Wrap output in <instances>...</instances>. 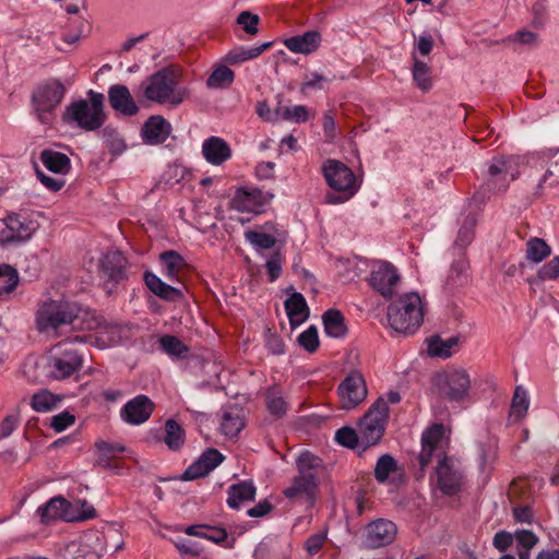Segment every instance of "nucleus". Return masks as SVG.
Segmentation results:
<instances>
[{
    "mask_svg": "<svg viewBox=\"0 0 559 559\" xmlns=\"http://www.w3.org/2000/svg\"><path fill=\"white\" fill-rule=\"evenodd\" d=\"M171 131L170 123L162 116H152L142 128V136L148 144L163 143Z\"/></svg>",
    "mask_w": 559,
    "mask_h": 559,
    "instance_id": "nucleus-25",
    "label": "nucleus"
},
{
    "mask_svg": "<svg viewBox=\"0 0 559 559\" xmlns=\"http://www.w3.org/2000/svg\"><path fill=\"white\" fill-rule=\"evenodd\" d=\"M235 79L234 72L225 66L217 67L207 78L206 85L209 88L218 90L229 86Z\"/></svg>",
    "mask_w": 559,
    "mask_h": 559,
    "instance_id": "nucleus-44",
    "label": "nucleus"
},
{
    "mask_svg": "<svg viewBox=\"0 0 559 559\" xmlns=\"http://www.w3.org/2000/svg\"><path fill=\"white\" fill-rule=\"evenodd\" d=\"M64 97V86L56 80L48 81L34 92L33 104L38 119L41 122H49L50 115Z\"/></svg>",
    "mask_w": 559,
    "mask_h": 559,
    "instance_id": "nucleus-9",
    "label": "nucleus"
},
{
    "mask_svg": "<svg viewBox=\"0 0 559 559\" xmlns=\"http://www.w3.org/2000/svg\"><path fill=\"white\" fill-rule=\"evenodd\" d=\"M260 16L250 11H242L237 16V24L250 36H254L259 32Z\"/></svg>",
    "mask_w": 559,
    "mask_h": 559,
    "instance_id": "nucleus-52",
    "label": "nucleus"
},
{
    "mask_svg": "<svg viewBox=\"0 0 559 559\" xmlns=\"http://www.w3.org/2000/svg\"><path fill=\"white\" fill-rule=\"evenodd\" d=\"M255 496V488L251 481H242L233 485L228 490L227 503L231 509H238L245 501H250Z\"/></svg>",
    "mask_w": 559,
    "mask_h": 559,
    "instance_id": "nucleus-32",
    "label": "nucleus"
},
{
    "mask_svg": "<svg viewBox=\"0 0 559 559\" xmlns=\"http://www.w3.org/2000/svg\"><path fill=\"white\" fill-rule=\"evenodd\" d=\"M396 461L389 454L379 457L374 467V477L379 483H385L397 473Z\"/></svg>",
    "mask_w": 559,
    "mask_h": 559,
    "instance_id": "nucleus-43",
    "label": "nucleus"
},
{
    "mask_svg": "<svg viewBox=\"0 0 559 559\" xmlns=\"http://www.w3.org/2000/svg\"><path fill=\"white\" fill-rule=\"evenodd\" d=\"M436 478L439 488L445 495H452L460 488L461 474L452 460L443 457L439 461Z\"/></svg>",
    "mask_w": 559,
    "mask_h": 559,
    "instance_id": "nucleus-20",
    "label": "nucleus"
},
{
    "mask_svg": "<svg viewBox=\"0 0 559 559\" xmlns=\"http://www.w3.org/2000/svg\"><path fill=\"white\" fill-rule=\"evenodd\" d=\"M284 493L289 499L310 503L317 493L316 475H298L290 486L285 489Z\"/></svg>",
    "mask_w": 559,
    "mask_h": 559,
    "instance_id": "nucleus-21",
    "label": "nucleus"
},
{
    "mask_svg": "<svg viewBox=\"0 0 559 559\" xmlns=\"http://www.w3.org/2000/svg\"><path fill=\"white\" fill-rule=\"evenodd\" d=\"M82 356L68 340L52 346L47 357V370L51 378L60 380L75 373L82 367Z\"/></svg>",
    "mask_w": 559,
    "mask_h": 559,
    "instance_id": "nucleus-6",
    "label": "nucleus"
},
{
    "mask_svg": "<svg viewBox=\"0 0 559 559\" xmlns=\"http://www.w3.org/2000/svg\"><path fill=\"white\" fill-rule=\"evenodd\" d=\"M369 281L370 285L383 297H391L396 289L400 276L392 264L381 262L373 266Z\"/></svg>",
    "mask_w": 559,
    "mask_h": 559,
    "instance_id": "nucleus-15",
    "label": "nucleus"
},
{
    "mask_svg": "<svg viewBox=\"0 0 559 559\" xmlns=\"http://www.w3.org/2000/svg\"><path fill=\"white\" fill-rule=\"evenodd\" d=\"M243 426L245 423L242 408L237 405H233L226 407L223 411L221 418V430L226 437H237Z\"/></svg>",
    "mask_w": 559,
    "mask_h": 559,
    "instance_id": "nucleus-28",
    "label": "nucleus"
},
{
    "mask_svg": "<svg viewBox=\"0 0 559 559\" xmlns=\"http://www.w3.org/2000/svg\"><path fill=\"white\" fill-rule=\"evenodd\" d=\"M75 421L74 415L69 412H61L50 418V426L57 432H61L71 427Z\"/></svg>",
    "mask_w": 559,
    "mask_h": 559,
    "instance_id": "nucleus-59",
    "label": "nucleus"
},
{
    "mask_svg": "<svg viewBox=\"0 0 559 559\" xmlns=\"http://www.w3.org/2000/svg\"><path fill=\"white\" fill-rule=\"evenodd\" d=\"M181 75L175 66L158 70L142 84L145 98L157 104L180 105L188 95L186 88L179 87Z\"/></svg>",
    "mask_w": 559,
    "mask_h": 559,
    "instance_id": "nucleus-2",
    "label": "nucleus"
},
{
    "mask_svg": "<svg viewBox=\"0 0 559 559\" xmlns=\"http://www.w3.org/2000/svg\"><path fill=\"white\" fill-rule=\"evenodd\" d=\"M509 40L524 46H535L538 41V36L534 32L521 29L511 35Z\"/></svg>",
    "mask_w": 559,
    "mask_h": 559,
    "instance_id": "nucleus-61",
    "label": "nucleus"
},
{
    "mask_svg": "<svg viewBox=\"0 0 559 559\" xmlns=\"http://www.w3.org/2000/svg\"><path fill=\"white\" fill-rule=\"evenodd\" d=\"M60 402V396L41 389L32 395L29 404L35 412L47 413L55 409Z\"/></svg>",
    "mask_w": 559,
    "mask_h": 559,
    "instance_id": "nucleus-34",
    "label": "nucleus"
},
{
    "mask_svg": "<svg viewBox=\"0 0 559 559\" xmlns=\"http://www.w3.org/2000/svg\"><path fill=\"white\" fill-rule=\"evenodd\" d=\"M530 406V399L527 391L523 386H516L510 411V418L512 420H521L527 413Z\"/></svg>",
    "mask_w": 559,
    "mask_h": 559,
    "instance_id": "nucleus-40",
    "label": "nucleus"
},
{
    "mask_svg": "<svg viewBox=\"0 0 559 559\" xmlns=\"http://www.w3.org/2000/svg\"><path fill=\"white\" fill-rule=\"evenodd\" d=\"M40 160L49 171L55 174H67L71 168L70 158L53 150H44L40 153Z\"/></svg>",
    "mask_w": 559,
    "mask_h": 559,
    "instance_id": "nucleus-30",
    "label": "nucleus"
},
{
    "mask_svg": "<svg viewBox=\"0 0 559 559\" xmlns=\"http://www.w3.org/2000/svg\"><path fill=\"white\" fill-rule=\"evenodd\" d=\"M104 552L103 537L98 533H91L67 544L61 557L63 559H99Z\"/></svg>",
    "mask_w": 559,
    "mask_h": 559,
    "instance_id": "nucleus-12",
    "label": "nucleus"
},
{
    "mask_svg": "<svg viewBox=\"0 0 559 559\" xmlns=\"http://www.w3.org/2000/svg\"><path fill=\"white\" fill-rule=\"evenodd\" d=\"M476 225V218L474 216H467L459 229V235L455 243L459 247H465L471 243L473 239V230Z\"/></svg>",
    "mask_w": 559,
    "mask_h": 559,
    "instance_id": "nucleus-54",
    "label": "nucleus"
},
{
    "mask_svg": "<svg viewBox=\"0 0 559 559\" xmlns=\"http://www.w3.org/2000/svg\"><path fill=\"white\" fill-rule=\"evenodd\" d=\"M390 328L397 333H413L423 323L424 307L420 296L415 292L399 296L388 308Z\"/></svg>",
    "mask_w": 559,
    "mask_h": 559,
    "instance_id": "nucleus-3",
    "label": "nucleus"
},
{
    "mask_svg": "<svg viewBox=\"0 0 559 559\" xmlns=\"http://www.w3.org/2000/svg\"><path fill=\"white\" fill-rule=\"evenodd\" d=\"M285 309L289 323L293 328L302 324L309 317V309L304 296L299 293L293 294L285 301Z\"/></svg>",
    "mask_w": 559,
    "mask_h": 559,
    "instance_id": "nucleus-29",
    "label": "nucleus"
},
{
    "mask_svg": "<svg viewBox=\"0 0 559 559\" xmlns=\"http://www.w3.org/2000/svg\"><path fill=\"white\" fill-rule=\"evenodd\" d=\"M95 319L98 321L97 326L86 329L87 331H95V334L90 336V342H93L99 348L118 344L121 338L120 329L117 325L109 324L96 314Z\"/></svg>",
    "mask_w": 559,
    "mask_h": 559,
    "instance_id": "nucleus-23",
    "label": "nucleus"
},
{
    "mask_svg": "<svg viewBox=\"0 0 559 559\" xmlns=\"http://www.w3.org/2000/svg\"><path fill=\"white\" fill-rule=\"evenodd\" d=\"M274 194L253 187H241L237 189L231 204L239 212L261 214L271 204Z\"/></svg>",
    "mask_w": 559,
    "mask_h": 559,
    "instance_id": "nucleus-11",
    "label": "nucleus"
},
{
    "mask_svg": "<svg viewBox=\"0 0 559 559\" xmlns=\"http://www.w3.org/2000/svg\"><path fill=\"white\" fill-rule=\"evenodd\" d=\"M90 99H80L67 107L63 117L69 123L94 131L105 122L104 95L90 91Z\"/></svg>",
    "mask_w": 559,
    "mask_h": 559,
    "instance_id": "nucleus-4",
    "label": "nucleus"
},
{
    "mask_svg": "<svg viewBox=\"0 0 559 559\" xmlns=\"http://www.w3.org/2000/svg\"><path fill=\"white\" fill-rule=\"evenodd\" d=\"M202 153L205 159L213 165L223 164L231 155L227 142L218 136L206 139L202 144Z\"/></svg>",
    "mask_w": 559,
    "mask_h": 559,
    "instance_id": "nucleus-26",
    "label": "nucleus"
},
{
    "mask_svg": "<svg viewBox=\"0 0 559 559\" xmlns=\"http://www.w3.org/2000/svg\"><path fill=\"white\" fill-rule=\"evenodd\" d=\"M335 439L340 444L350 449L356 448L360 443L359 432L348 427L338 429Z\"/></svg>",
    "mask_w": 559,
    "mask_h": 559,
    "instance_id": "nucleus-55",
    "label": "nucleus"
},
{
    "mask_svg": "<svg viewBox=\"0 0 559 559\" xmlns=\"http://www.w3.org/2000/svg\"><path fill=\"white\" fill-rule=\"evenodd\" d=\"M164 441L171 450H178L185 441V431L174 419H169L165 425Z\"/></svg>",
    "mask_w": 559,
    "mask_h": 559,
    "instance_id": "nucleus-47",
    "label": "nucleus"
},
{
    "mask_svg": "<svg viewBox=\"0 0 559 559\" xmlns=\"http://www.w3.org/2000/svg\"><path fill=\"white\" fill-rule=\"evenodd\" d=\"M282 119L296 123L306 122L310 118L309 109L305 105L285 107L281 112Z\"/></svg>",
    "mask_w": 559,
    "mask_h": 559,
    "instance_id": "nucleus-53",
    "label": "nucleus"
},
{
    "mask_svg": "<svg viewBox=\"0 0 559 559\" xmlns=\"http://www.w3.org/2000/svg\"><path fill=\"white\" fill-rule=\"evenodd\" d=\"M338 406L343 411L357 408L368 395L365 378L357 371L350 372L337 386Z\"/></svg>",
    "mask_w": 559,
    "mask_h": 559,
    "instance_id": "nucleus-10",
    "label": "nucleus"
},
{
    "mask_svg": "<svg viewBox=\"0 0 559 559\" xmlns=\"http://www.w3.org/2000/svg\"><path fill=\"white\" fill-rule=\"evenodd\" d=\"M550 253V247L543 239L532 238L526 243V258L534 263L542 262Z\"/></svg>",
    "mask_w": 559,
    "mask_h": 559,
    "instance_id": "nucleus-48",
    "label": "nucleus"
},
{
    "mask_svg": "<svg viewBox=\"0 0 559 559\" xmlns=\"http://www.w3.org/2000/svg\"><path fill=\"white\" fill-rule=\"evenodd\" d=\"M272 43H264L260 46H254L251 48H236L230 50L226 57V62L230 64H238L241 62H246L248 60L254 59L263 53L266 49L271 47Z\"/></svg>",
    "mask_w": 559,
    "mask_h": 559,
    "instance_id": "nucleus-35",
    "label": "nucleus"
},
{
    "mask_svg": "<svg viewBox=\"0 0 559 559\" xmlns=\"http://www.w3.org/2000/svg\"><path fill=\"white\" fill-rule=\"evenodd\" d=\"M97 324L95 312L66 299H47L39 305L35 313L37 331L48 337L59 336L63 326L84 330Z\"/></svg>",
    "mask_w": 559,
    "mask_h": 559,
    "instance_id": "nucleus-1",
    "label": "nucleus"
},
{
    "mask_svg": "<svg viewBox=\"0 0 559 559\" xmlns=\"http://www.w3.org/2000/svg\"><path fill=\"white\" fill-rule=\"evenodd\" d=\"M266 406L273 415L282 416L286 413L287 405L280 389L272 388L267 391Z\"/></svg>",
    "mask_w": 559,
    "mask_h": 559,
    "instance_id": "nucleus-50",
    "label": "nucleus"
},
{
    "mask_svg": "<svg viewBox=\"0 0 559 559\" xmlns=\"http://www.w3.org/2000/svg\"><path fill=\"white\" fill-rule=\"evenodd\" d=\"M68 522L85 521L96 516V510L86 500L69 502Z\"/></svg>",
    "mask_w": 559,
    "mask_h": 559,
    "instance_id": "nucleus-41",
    "label": "nucleus"
},
{
    "mask_svg": "<svg viewBox=\"0 0 559 559\" xmlns=\"http://www.w3.org/2000/svg\"><path fill=\"white\" fill-rule=\"evenodd\" d=\"M388 414L386 401L379 397L358 425L360 443L364 447L373 445L381 439Z\"/></svg>",
    "mask_w": 559,
    "mask_h": 559,
    "instance_id": "nucleus-8",
    "label": "nucleus"
},
{
    "mask_svg": "<svg viewBox=\"0 0 559 559\" xmlns=\"http://www.w3.org/2000/svg\"><path fill=\"white\" fill-rule=\"evenodd\" d=\"M298 342L300 346L304 347L306 350L310 353L314 352L319 346V336L317 329L314 326H309L298 336Z\"/></svg>",
    "mask_w": 559,
    "mask_h": 559,
    "instance_id": "nucleus-56",
    "label": "nucleus"
},
{
    "mask_svg": "<svg viewBox=\"0 0 559 559\" xmlns=\"http://www.w3.org/2000/svg\"><path fill=\"white\" fill-rule=\"evenodd\" d=\"M39 228L33 215L11 214L0 219V245L17 246L32 239Z\"/></svg>",
    "mask_w": 559,
    "mask_h": 559,
    "instance_id": "nucleus-7",
    "label": "nucleus"
},
{
    "mask_svg": "<svg viewBox=\"0 0 559 559\" xmlns=\"http://www.w3.org/2000/svg\"><path fill=\"white\" fill-rule=\"evenodd\" d=\"M320 466V459L310 452H302L297 459L299 475H316V468Z\"/></svg>",
    "mask_w": 559,
    "mask_h": 559,
    "instance_id": "nucleus-51",
    "label": "nucleus"
},
{
    "mask_svg": "<svg viewBox=\"0 0 559 559\" xmlns=\"http://www.w3.org/2000/svg\"><path fill=\"white\" fill-rule=\"evenodd\" d=\"M322 41L318 31H308L283 40L284 46L293 53L311 55L316 52Z\"/></svg>",
    "mask_w": 559,
    "mask_h": 559,
    "instance_id": "nucleus-22",
    "label": "nucleus"
},
{
    "mask_svg": "<svg viewBox=\"0 0 559 559\" xmlns=\"http://www.w3.org/2000/svg\"><path fill=\"white\" fill-rule=\"evenodd\" d=\"M283 259L281 254L275 253L266 261V270L271 282L277 280L282 273Z\"/></svg>",
    "mask_w": 559,
    "mask_h": 559,
    "instance_id": "nucleus-63",
    "label": "nucleus"
},
{
    "mask_svg": "<svg viewBox=\"0 0 559 559\" xmlns=\"http://www.w3.org/2000/svg\"><path fill=\"white\" fill-rule=\"evenodd\" d=\"M396 536V526L389 520H377L366 528L365 543L368 547L378 548L391 544Z\"/></svg>",
    "mask_w": 559,
    "mask_h": 559,
    "instance_id": "nucleus-16",
    "label": "nucleus"
},
{
    "mask_svg": "<svg viewBox=\"0 0 559 559\" xmlns=\"http://www.w3.org/2000/svg\"><path fill=\"white\" fill-rule=\"evenodd\" d=\"M323 175H354L353 171L337 159H328L322 165Z\"/></svg>",
    "mask_w": 559,
    "mask_h": 559,
    "instance_id": "nucleus-60",
    "label": "nucleus"
},
{
    "mask_svg": "<svg viewBox=\"0 0 559 559\" xmlns=\"http://www.w3.org/2000/svg\"><path fill=\"white\" fill-rule=\"evenodd\" d=\"M153 408L154 404L147 396L138 395L123 406L121 417L130 425H141L150 418Z\"/></svg>",
    "mask_w": 559,
    "mask_h": 559,
    "instance_id": "nucleus-19",
    "label": "nucleus"
},
{
    "mask_svg": "<svg viewBox=\"0 0 559 559\" xmlns=\"http://www.w3.org/2000/svg\"><path fill=\"white\" fill-rule=\"evenodd\" d=\"M516 540V549L520 559H530V550L534 548L538 542L537 536L531 531H518L514 535Z\"/></svg>",
    "mask_w": 559,
    "mask_h": 559,
    "instance_id": "nucleus-46",
    "label": "nucleus"
},
{
    "mask_svg": "<svg viewBox=\"0 0 559 559\" xmlns=\"http://www.w3.org/2000/svg\"><path fill=\"white\" fill-rule=\"evenodd\" d=\"M97 452V462L99 465L106 468H114L111 460L115 459L119 453L126 451V448L119 443H109L106 441H98L95 444Z\"/></svg>",
    "mask_w": 559,
    "mask_h": 559,
    "instance_id": "nucleus-38",
    "label": "nucleus"
},
{
    "mask_svg": "<svg viewBox=\"0 0 559 559\" xmlns=\"http://www.w3.org/2000/svg\"><path fill=\"white\" fill-rule=\"evenodd\" d=\"M324 331L329 336L342 337L346 333L344 318L337 310H329L323 316Z\"/></svg>",
    "mask_w": 559,
    "mask_h": 559,
    "instance_id": "nucleus-39",
    "label": "nucleus"
},
{
    "mask_svg": "<svg viewBox=\"0 0 559 559\" xmlns=\"http://www.w3.org/2000/svg\"><path fill=\"white\" fill-rule=\"evenodd\" d=\"M512 157H495L489 166V175H500L510 170Z\"/></svg>",
    "mask_w": 559,
    "mask_h": 559,
    "instance_id": "nucleus-64",
    "label": "nucleus"
},
{
    "mask_svg": "<svg viewBox=\"0 0 559 559\" xmlns=\"http://www.w3.org/2000/svg\"><path fill=\"white\" fill-rule=\"evenodd\" d=\"M110 106L122 115L133 116L139 108L124 85H112L108 91Z\"/></svg>",
    "mask_w": 559,
    "mask_h": 559,
    "instance_id": "nucleus-24",
    "label": "nucleus"
},
{
    "mask_svg": "<svg viewBox=\"0 0 559 559\" xmlns=\"http://www.w3.org/2000/svg\"><path fill=\"white\" fill-rule=\"evenodd\" d=\"M537 276L540 281H554L559 277V257L552 258L548 263L543 265Z\"/></svg>",
    "mask_w": 559,
    "mask_h": 559,
    "instance_id": "nucleus-58",
    "label": "nucleus"
},
{
    "mask_svg": "<svg viewBox=\"0 0 559 559\" xmlns=\"http://www.w3.org/2000/svg\"><path fill=\"white\" fill-rule=\"evenodd\" d=\"M330 191L326 201L331 204L352 199L361 187V177H325Z\"/></svg>",
    "mask_w": 559,
    "mask_h": 559,
    "instance_id": "nucleus-14",
    "label": "nucleus"
},
{
    "mask_svg": "<svg viewBox=\"0 0 559 559\" xmlns=\"http://www.w3.org/2000/svg\"><path fill=\"white\" fill-rule=\"evenodd\" d=\"M447 444L445 428L441 424H435L427 428L421 435V451L419 454V463L425 468L432 456L439 461L443 459L444 447Z\"/></svg>",
    "mask_w": 559,
    "mask_h": 559,
    "instance_id": "nucleus-13",
    "label": "nucleus"
},
{
    "mask_svg": "<svg viewBox=\"0 0 559 559\" xmlns=\"http://www.w3.org/2000/svg\"><path fill=\"white\" fill-rule=\"evenodd\" d=\"M20 277L17 271L9 264H0V296L12 293Z\"/></svg>",
    "mask_w": 559,
    "mask_h": 559,
    "instance_id": "nucleus-45",
    "label": "nucleus"
},
{
    "mask_svg": "<svg viewBox=\"0 0 559 559\" xmlns=\"http://www.w3.org/2000/svg\"><path fill=\"white\" fill-rule=\"evenodd\" d=\"M457 343V337L441 338L435 336L429 340L427 350L431 357L448 358L453 354Z\"/></svg>",
    "mask_w": 559,
    "mask_h": 559,
    "instance_id": "nucleus-36",
    "label": "nucleus"
},
{
    "mask_svg": "<svg viewBox=\"0 0 559 559\" xmlns=\"http://www.w3.org/2000/svg\"><path fill=\"white\" fill-rule=\"evenodd\" d=\"M43 523H48L55 520L68 521L69 513V501L61 498H51L48 502L39 507L36 511Z\"/></svg>",
    "mask_w": 559,
    "mask_h": 559,
    "instance_id": "nucleus-27",
    "label": "nucleus"
},
{
    "mask_svg": "<svg viewBox=\"0 0 559 559\" xmlns=\"http://www.w3.org/2000/svg\"><path fill=\"white\" fill-rule=\"evenodd\" d=\"M145 283L155 295L164 299L176 300L181 296V288L174 287L164 283L159 277H157L153 273L145 274Z\"/></svg>",
    "mask_w": 559,
    "mask_h": 559,
    "instance_id": "nucleus-33",
    "label": "nucleus"
},
{
    "mask_svg": "<svg viewBox=\"0 0 559 559\" xmlns=\"http://www.w3.org/2000/svg\"><path fill=\"white\" fill-rule=\"evenodd\" d=\"M106 142L114 154H120L124 151L126 144L122 138L114 130H105Z\"/></svg>",
    "mask_w": 559,
    "mask_h": 559,
    "instance_id": "nucleus-62",
    "label": "nucleus"
},
{
    "mask_svg": "<svg viewBox=\"0 0 559 559\" xmlns=\"http://www.w3.org/2000/svg\"><path fill=\"white\" fill-rule=\"evenodd\" d=\"M433 384L440 396L445 401L462 403L468 396L472 381L465 369L449 368L435 376Z\"/></svg>",
    "mask_w": 559,
    "mask_h": 559,
    "instance_id": "nucleus-5",
    "label": "nucleus"
},
{
    "mask_svg": "<svg viewBox=\"0 0 559 559\" xmlns=\"http://www.w3.org/2000/svg\"><path fill=\"white\" fill-rule=\"evenodd\" d=\"M126 259L117 250L102 253L98 260V271L102 278L118 283L124 278Z\"/></svg>",
    "mask_w": 559,
    "mask_h": 559,
    "instance_id": "nucleus-18",
    "label": "nucleus"
},
{
    "mask_svg": "<svg viewBox=\"0 0 559 559\" xmlns=\"http://www.w3.org/2000/svg\"><path fill=\"white\" fill-rule=\"evenodd\" d=\"M164 275L170 281L175 280L185 269V260L175 251H166L160 254Z\"/></svg>",
    "mask_w": 559,
    "mask_h": 559,
    "instance_id": "nucleus-37",
    "label": "nucleus"
},
{
    "mask_svg": "<svg viewBox=\"0 0 559 559\" xmlns=\"http://www.w3.org/2000/svg\"><path fill=\"white\" fill-rule=\"evenodd\" d=\"M245 239L257 250L271 249L277 242L272 235L259 233L255 229L247 230Z\"/></svg>",
    "mask_w": 559,
    "mask_h": 559,
    "instance_id": "nucleus-49",
    "label": "nucleus"
},
{
    "mask_svg": "<svg viewBox=\"0 0 559 559\" xmlns=\"http://www.w3.org/2000/svg\"><path fill=\"white\" fill-rule=\"evenodd\" d=\"M413 68L412 75L417 87L423 92H428L432 87L431 68L417 58L416 52L412 53Z\"/></svg>",
    "mask_w": 559,
    "mask_h": 559,
    "instance_id": "nucleus-31",
    "label": "nucleus"
},
{
    "mask_svg": "<svg viewBox=\"0 0 559 559\" xmlns=\"http://www.w3.org/2000/svg\"><path fill=\"white\" fill-rule=\"evenodd\" d=\"M224 461V455L216 449H207L182 474V480H193L207 475Z\"/></svg>",
    "mask_w": 559,
    "mask_h": 559,
    "instance_id": "nucleus-17",
    "label": "nucleus"
},
{
    "mask_svg": "<svg viewBox=\"0 0 559 559\" xmlns=\"http://www.w3.org/2000/svg\"><path fill=\"white\" fill-rule=\"evenodd\" d=\"M326 538L328 534L324 531L318 532L309 536L305 542V549L307 554L311 557L317 555L323 547L324 543L326 542Z\"/></svg>",
    "mask_w": 559,
    "mask_h": 559,
    "instance_id": "nucleus-57",
    "label": "nucleus"
},
{
    "mask_svg": "<svg viewBox=\"0 0 559 559\" xmlns=\"http://www.w3.org/2000/svg\"><path fill=\"white\" fill-rule=\"evenodd\" d=\"M162 349L171 358H185L188 355V346L178 337L173 335H163L159 338Z\"/></svg>",
    "mask_w": 559,
    "mask_h": 559,
    "instance_id": "nucleus-42",
    "label": "nucleus"
}]
</instances>
